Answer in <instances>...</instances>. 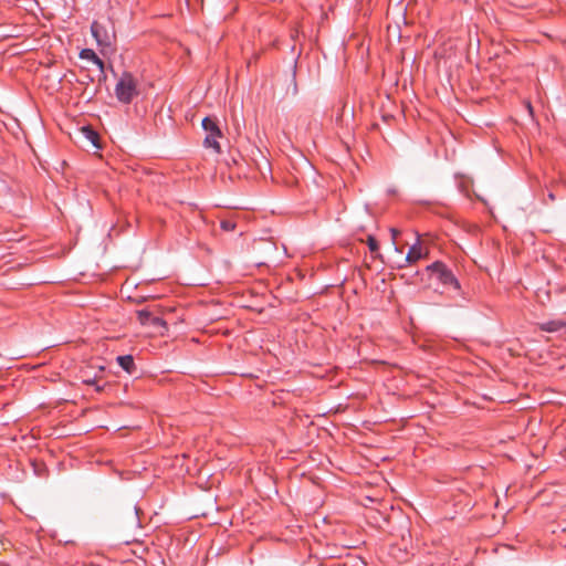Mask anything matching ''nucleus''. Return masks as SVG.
Listing matches in <instances>:
<instances>
[{
    "instance_id": "obj_1",
    "label": "nucleus",
    "mask_w": 566,
    "mask_h": 566,
    "mask_svg": "<svg viewBox=\"0 0 566 566\" xmlns=\"http://www.w3.org/2000/svg\"><path fill=\"white\" fill-rule=\"evenodd\" d=\"M91 33L101 53H106L113 45L115 40V29L109 20L93 21L91 25Z\"/></svg>"
},
{
    "instance_id": "obj_2",
    "label": "nucleus",
    "mask_w": 566,
    "mask_h": 566,
    "mask_svg": "<svg viewBox=\"0 0 566 566\" xmlns=\"http://www.w3.org/2000/svg\"><path fill=\"white\" fill-rule=\"evenodd\" d=\"M138 94L135 77L125 72L122 74L115 86V95L120 103L129 104Z\"/></svg>"
},
{
    "instance_id": "obj_3",
    "label": "nucleus",
    "mask_w": 566,
    "mask_h": 566,
    "mask_svg": "<svg viewBox=\"0 0 566 566\" xmlns=\"http://www.w3.org/2000/svg\"><path fill=\"white\" fill-rule=\"evenodd\" d=\"M427 270L434 275L444 286H452L458 290L460 284L452 271L442 262L436 261L427 266Z\"/></svg>"
},
{
    "instance_id": "obj_4",
    "label": "nucleus",
    "mask_w": 566,
    "mask_h": 566,
    "mask_svg": "<svg viewBox=\"0 0 566 566\" xmlns=\"http://www.w3.org/2000/svg\"><path fill=\"white\" fill-rule=\"evenodd\" d=\"M137 319L142 325L154 327L156 331L166 329V322L147 310L137 311Z\"/></svg>"
},
{
    "instance_id": "obj_5",
    "label": "nucleus",
    "mask_w": 566,
    "mask_h": 566,
    "mask_svg": "<svg viewBox=\"0 0 566 566\" xmlns=\"http://www.w3.org/2000/svg\"><path fill=\"white\" fill-rule=\"evenodd\" d=\"M422 258V248H421V244H420V240L419 238L417 239L416 243H413L407 255H406V261L409 262V263H415L417 262L418 260H420Z\"/></svg>"
},
{
    "instance_id": "obj_6",
    "label": "nucleus",
    "mask_w": 566,
    "mask_h": 566,
    "mask_svg": "<svg viewBox=\"0 0 566 566\" xmlns=\"http://www.w3.org/2000/svg\"><path fill=\"white\" fill-rule=\"evenodd\" d=\"M118 365L125 370L127 371L128 374H134L135 370H136V366H135V363H134V358L132 355H123V356H118L116 358Z\"/></svg>"
},
{
    "instance_id": "obj_7",
    "label": "nucleus",
    "mask_w": 566,
    "mask_h": 566,
    "mask_svg": "<svg viewBox=\"0 0 566 566\" xmlns=\"http://www.w3.org/2000/svg\"><path fill=\"white\" fill-rule=\"evenodd\" d=\"M80 57L82 60L91 61L92 63L97 65L101 70H103V67H104V62L102 61V59H99L97 56V54L92 49H83L80 52Z\"/></svg>"
},
{
    "instance_id": "obj_8",
    "label": "nucleus",
    "mask_w": 566,
    "mask_h": 566,
    "mask_svg": "<svg viewBox=\"0 0 566 566\" xmlns=\"http://www.w3.org/2000/svg\"><path fill=\"white\" fill-rule=\"evenodd\" d=\"M222 136V133L220 134H207L203 140V144L207 148H212L217 154L221 153V147L218 142V139Z\"/></svg>"
},
{
    "instance_id": "obj_9",
    "label": "nucleus",
    "mask_w": 566,
    "mask_h": 566,
    "mask_svg": "<svg viewBox=\"0 0 566 566\" xmlns=\"http://www.w3.org/2000/svg\"><path fill=\"white\" fill-rule=\"evenodd\" d=\"M566 326V323L559 319H552L539 324L541 331L554 333Z\"/></svg>"
},
{
    "instance_id": "obj_10",
    "label": "nucleus",
    "mask_w": 566,
    "mask_h": 566,
    "mask_svg": "<svg viewBox=\"0 0 566 566\" xmlns=\"http://www.w3.org/2000/svg\"><path fill=\"white\" fill-rule=\"evenodd\" d=\"M202 128L207 134H220L221 130L218 126L217 119L211 117H205L202 119Z\"/></svg>"
},
{
    "instance_id": "obj_11",
    "label": "nucleus",
    "mask_w": 566,
    "mask_h": 566,
    "mask_svg": "<svg viewBox=\"0 0 566 566\" xmlns=\"http://www.w3.org/2000/svg\"><path fill=\"white\" fill-rule=\"evenodd\" d=\"M84 136L95 146L98 147V134L91 127H83Z\"/></svg>"
},
{
    "instance_id": "obj_12",
    "label": "nucleus",
    "mask_w": 566,
    "mask_h": 566,
    "mask_svg": "<svg viewBox=\"0 0 566 566\" xmlns=\"http://www.w3.org/2000/svg\"><path fill=\"white\" fill-rule=\"evenodd\" d=\"M84 384L86 385H91V386H94L96 391H102L104 386L103 385H98L97 381H96V377H87V378H84L83 380Z\"/></svg>"
},
{
    "instance_id": "obj_13",
    "label": "nucleus",
    "mask_w": 566,
    "mask_h": 566,
    "mask_svg": "<svg viewBox=\"0 0 566 566\" xmlns=\"http://www.w3.org/2000/svg\"><path fill=\"white\" fill-rule=\"evenodd\" d=\"M235 224L230 220H223L221 221V228L226 231H232L234 229Z\"/></svg>"
},
{
    "instance_id": "obj_14",
    "label": "nucleus",
    "mask_w": 566,
    "mask_h": 566,
    "mask_svg": "<svg viewBox=\"0 0 566 566\" xmlns=\"http://www.w3.org/2000/svg\"><path fill=\"white\" fill-rule=\"evenodd\" d=\"M368 247H369L370 251H376V250H378V243H377V241H376V239H375V238H371V237H370V238L368 239Z\"/></svg>"
},
{
    "instance_id": "obj_15",
    "label": "nucleus",
    "mask_w": 566,
    "mask_h": 566,
    "mask_svg": "<svg viewBox=\"0 0 566 566\" xmlns=\"http://www.w3.org/2000/svg\"><path fill=\"white\" fill-rule=\"evenodd\" d=\"M390 232H391V237H392V240L395 241L396 238L399 235V230L395 229V228H391L390 229Z\"/></svg>"
},
{
    "instance_id": "obj_16",
    "label": "nucleus",
    "mask_w": 566,
    "mask_h": 566,
    "mask_svg": "<svg viewBox=\"0 0 566 566\" xmlns=\"http://www.w3.org/2000/svg\"><path fill=\"white\" fill-rule=\"evenodd\" d=\"M548 198H549L551 200H554V199H555L554 193H552V192H551V193H548Z\"/></svg>"
}]
</instances>
